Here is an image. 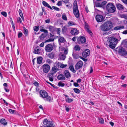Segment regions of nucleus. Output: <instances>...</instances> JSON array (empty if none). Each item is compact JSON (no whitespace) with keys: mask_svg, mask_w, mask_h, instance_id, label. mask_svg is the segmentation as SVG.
<instances>
[{"mask_svg":"<svg viewBox=\"0 0 127 127\" xmlns=\"http://www.w3.org/2000/svg\"><path fill=\"white\" fill-rule=\"evenodd\" d=\"M124 27L123 26H119L115 27L114 29L115 30H119L124 29Z\"/></svg>","mask_w":127,"mask_h":127,"instance_id":"a211bd4d","label":"nucleus"},{"mask_svg":"<svg viewBox=\"0 0 127 127\" xmlns=\"http://www.w3.org/2000/svg\"><path fill=\"white\" fill-rule=\"evenodd\" d=\"M122 44L123 45L124 47L127 48V40H123L122 42Z\"/></svg>","mask_w":127,"mask_h":127,"instance_id":"72a5a7b5","label":"nucleus"},{"mask_svg":"<svg viewBox=\"0 0 127 127\" xmlns=\"http://www.w3.org/2000/svg\"><path fill=\"white\" fill-rule=\"evenodd\" d=\"M59 41L61 43H64L66 41L64 38L61 37L59 38Z\"/></svg>","mask_w":127,"mask_h":127,"instance_id":"393cba45","label":"nucleus"},{"mask_svg":"<svg viewBox=\"0 0 127 127\" xmlns=\"http://www.w3.org/2000/svg\"><path fill=\"white\" fill-rule=\"evenodd\" d=\"M90 54V50L88 49H86L82 53V56L84 58H86Z\"/></svg>","mask_w":127,"mask_h":127,"instance_id":"f8f14e48","label":"nucleus"},{"mask_svg":"<svg viewBox=\"0 0 127 127\" xmlns=\"http://www.w3.org/2000/svg\"><path fill=\"white\" fill-rule=\"evenodd\" d=\"M99 123L103 124L104 123V120L103 119L99 118Z\"/></svg>","mask_w":127,"mask_h":127,"instance_id":"c03bdc74","label":"nucleus"},{"mask_svg":"<svg viewBox=\"0 0 127 127\" xmlns=\"http://www.w3.org/2000/svg\"><path fill=\"white\" fill-rule=\"evenodd\" d=\"M65 84L64 83L61 82H59L58 84V86L59 87H63L64 86Z\"/></svg>","mask_w":127,"mask_h":127,"instance_id":"79ce46f5","label":"nucleus"},{"mask_svg":"<svg viewBox=\"0 0 127 127\" xmlns=\"http://www.w3.org/2000/svg\"><path fill=\"white\" fill-rule=\"evenodd\" d=\"M95 18L98 22H102L104 20L103 16L100 15H97L96 16Z\"/></svg>","mask_w":127,"mask_h":127,"instance_id":"4468645a","label":"nucleus"},{"mask_svg":"<svg viewBox=\"0 0 127 127\" xmlns=\"http://www.w3.org/2000/svg\"><path fill=\"white\" fill-rule=\"evenodd\" d=\"M44 42H43L42 43L39 45L41 47H43L44 45Z\"/></svg>","mask_w":127,"mask_h":127,"instance_id":"338daca9","label":"nucleus"},{"mask_svg":"<svg viewBox=\"0 0 127 127\" xmlns=\"http://www.w3.org/2000/svg\"><path fill=\"white\" fill-rule=\"evenodd\" d=\"M23 35V34L21 32H20L18 34V37L19 38L21 37Z\"/></svg>","mask_w":127,"mask_h":127,"instance_id":"3c124183","label":"nucleus"},{"mask_svg":"<svg viewBox=\"0 0 127 127\" xmlns=\"http://www.w3.org/2000/svg\"><path fill=\"white\" fill-rule=\"evenodd\" d=\"M85 29L91 35H92V33L90 31L88 28V27L87 25H86L85 27Z\"/></svg>","mask_w":127,"mask_h":127,"instance_id":"a878e982","label":"nucleus"},{"mask_svg":"<svg viewBox=\"0 0 127 127\" xmlns=\"http://www.w3.org/2000/svg\"><path fill=\"white\" fill-rule=\"evenodd\" d=\"M118 52L121 55H126L127 54V52L123 48L119 49Z\"/></svg>","mask_w":127,"mask_h":127,"instance_id":"9d476101","label":"nucleus"},{"mask_svg":"<svg viewBox=\"0 0 127 127\" xmlns=\"http://www.w3.org/2000/svg\"><path fill=\"white\" fill-rule=\"evenodd\" d=\"M57 29V32L58 34H60V31L61 30V29L60 28H58Z\"/></svg>","mask_w":127,"mask_h":127,"instance_id":"69168bd1","label":"nucleus"},{"mask_svg":"<svg viewBox=\"0 0 127 127\" xmlns=\"http://www.w3.org/2000/svg\"><path fill=\"white\" fill-rule=\"evenodd\" d=\"M77 37L76 36H74L73 38L72 39L73 41H75L76 40Z\"/></svg>","mask_w":127,"mask_h":127,"instance_id":"13d9d810","label":"nucleus"},{"mask_svg":"<svg viewBox=\"0 0 127 127\" xmlns=\"http://www.w3.org/2000/svg\"><path fill=\"white\" fill-rule=\"evenodd\" d=\"M48 57L51 59H52L54 58V54L53 53H50L48 55Z\"/></svg>","mask_w":127,"mask_h":127,"instance_id":"e433bc0d","label":"nucleus"},{"mask_svg":"<svg viewBox=\"0 0 127 127\" xmlns=\"http://www.w3.org/2000/svg\"><path fill=\"white\" fill-rule=\"evenodd\" d=\"M80 58H81V59H82L83 61H84L85 62H87L88 60L87 59H85L81 56V57H80Z\"/></svg>","mask_w":127,"mask_h":127,"instance_id":"6e6d98bb","label":"nucleus"},{"mask_svg":"<svg viewBox=\"0 0 127 127\" xmlns=\"http://www.w3.org/2000/svg\"><path fill=\"white\" fill-rule=\"evenodd\" d=\"M40 94L41 97L46 98L48 101H50L51 99V97L48 95V93L45 91L41 90L40 92Z\"/></svg>","mask_w":127,"mask_h":127,"instance_id":"39448f33","label":"nucleus"},{"mask_svg":"<svg viewBox=\"0 0 127 127\" xmlns=\"http://www.w3.org/2000/svg\"><path fill=\"white\" fill-rule=\"evenodd\" d=\"M73 99L72 98H70L69 97H67L65 99V101L66 102L68 103H70L73 101Z\"/></svg>","mask_w":127,"mask_h":127,"instance_id":"2f4dec72","label":"nucleus"},{"mask_svg":"<svg viewBox=\"0 0 127 127\" xmlns=\"http://www.w3.org/2000/svg\"><path fill=\"white\" fill-rule=\"evenodd\" d=\"M49 39H47L45 41V42H50L53 41H54V38H50Z\"/></svg>","mask_w":127,"mask_h":127,"instance_id":"ea45409f","label":"nucleus"},{"mask_svg":"<svg viewBox=\"0 0 127 127\" xmlns=\"http://www.w3.org/2000/svg\"><path fill=\"white\" fill-rule=\"evenodd\" d=\"M65 110L67 112H68L69 110L70 109V108H69L66 106H65Z\"/></svg>","mask_w":127,"mask_h":127,"instance_id":"052dcab7","label":"nucleus"},{"mask_svg":"<svg viewBox=\"0 0 127 127\" xmlns=\"http://www.w3.org/2000/svg\"><path fill=\"white\" fill-rule=\"evenodd\" d=\"M74 48L75 51H79L81 47L79 45H77L75 46Z\"/></svg>","mask_w":127,"mask_h":127,"instance_id":"c756f323","label":"nucleus"},{"mask_svg":"<svg viewBox=\"0 0 127 127\" xmlns=\"http://www.w3.org/2000/svg\"><path fill=\"white\" fill-rule=\"evenodd\" d=\"M68 24L69 25H70V26L73 25H74L73 22H72L71 21H70L68 23Z\"/></svg>","mask_w":127,"mask_h":127,"instance_id":"bf43d9fd","label":"nucleus"},{"mask_svg":"<svg viewBox=\"0 0 127 127\" xmlns=\"http://www.w3.org/2000/svg\"><path fill=\"white\" fill-rule=\"evenodd\" d=\"M66 58V56L65 55L63 54H61L60 55V59L62 60H64Z\"/></svg>","mask_w":127,"mask_h":127,"instance_id":"412c9836","label":"nucleus"},{"mask_svg":"<svg viewBox=\"0 0 127 127\" xmlns=\"http://www.w3.org/2000/svg\"><path fill=\"white\" fill-rule=\"evenodd\" d=\"M64 74L66 77V78H68L69 77H71V75L70 74L68 70H66L64 71Z\"/></svg>","mask_w":127,"mask_h":127,"instance_id":"dca6fc26","label":"nucleus"},{"mask_svg":"<svg viewBox=\"0 0 127 127\" xmlns=\"http://www.w3.org/2000/svg\"><path fill=\"white\" fill-rule=\"evenodd\" d=\"M117 8L119 10L122 9L123 8V6L120 3L116 4Z\"/></svg>","mask_w":127,"mask_h":127,"instance_id":"b1692460","label":"nucleus"},{"mask_svg":"<svg viewBox=\"0 0 127 127\" xmlns=\"http://www.w3.org/2000/svg\"><path fill=\"white\" fill-rule=\"evenodd\" d=\"M45 49L46 52H51L53 49V46L51 44H48L45 46Z\"/></svg>","mask_w":127,"mask_h":127,"instance_id":"6e6552de","label":"nucleus"},{"mask_svg":"<svg viewBox=\"0 0 127 127\" xmlns=\"http://www.w3.org/2000/svg\"><path fill=\"white\" fill-rule=\"evenodd\" d=\"M15 110H12L11 109H9V111L10 113L11 114L14 113V112L15 111Z\"/></svg>","mask_w":127,"mask_h":127,"instance_id":"603ef678","label":"nucleus"},{"mask_svg":"<svg viewBox=\"0 0 127 127\" xmlns=\"http://www.w3.org/2000/svg\"><path fill=\"white\" fill-rule=\"evenodd\" d=\"M122 1L124 3L127 4V0H122Z\"/></svg>","mask_w":127,"mask_h":127,"instance_id":"774afa93","label":"nucleus"},{"mask_svg":"<svg viewBox=\"0 0 127 127\" xmlns=\"http://www.w3.org/2000/svg\"><path fill=\"white\" fill-rule=\"evenodd\" d=\"M73 85L75 87L78 86L79 85L78 84V83H77H77L74 82Z\"/></svg>","mask_w":127,"mask_h":127,"instance_id":"e2e57ef3","label":"nucleus"},{"mask_svg":"<svg viewBox=\"0 0 127 127\" xmlns=\"http://www.w3.org/2000/svg\"><path fill=\"white\" fill-rule=\"evenodd\" d=\"M19 14H20V16L21 17V18H22V19L23 20H24V17L23 16V15L22 12H20L19 13Z\"/></svg>","mask_w":127,"mask_h":127,"instance_id":"8fccbe9b","label":"nucleus"},{"mask_svg":"<svg viewBox=\"0 0 127 127\" xmlns=\"http://www.w3.org/2000/svg\"><path fill=\"white\" fill-rule=\"evenodd\" d=\"M43 5L46 7H47L48 8H49L51 9H52V8L50 6V5L45 1H43L42 2Z\"/></svg>","mask_w":127,"mask_h":127,"instance_id":"aec40b11","label":"nucleus"},{"mask_svg":"<svg viewBox=\"0 0 127 127\" xmlns=\"http://www.w3.org/2000/svg\"><path fill=\"white\" fill-rule=\"evenodd\" d=\"M57 5L58 6H61L62 5V1H59L57 4Z\"/></svg>","mask_w":127,"mask_h":127,"instance_id":"5fc2aeb1","label":"nucleus"},{"mask_svg":"<svg viewBox=\"0 0 127 127\" xmlns=\"http://www.w3.org/2000/svg\"><path fill=\"white\" fill-rule=\"evenodd\" d=\"M17 20L18 22H20L21 23H22L21 19L20 17H18L17 18Z\"/></svg>","mask_w":127,"mask_h":127,"instance_id":"864d4df0","label":"nucleus"},{"mask_svg":"<svg viewBox=\"0 0 127 127\" xmlns=\"http://www.w3.org/2000/svg\"><path fill=\"white\" fill-rule=\"evenodd\" d=\"M112 27V22L108 21L104 23L101 26V30L104 31H106L110 30Z\"/></svg>","mask_w":127,"mask_h":127,"instance_id":"f03ea898","label":"nucleus"},{"mask_svg":"<svg viewBox=\"0 0 127 127\" xmlns=\"http://www.w3.org/2000/svg\"><path fill=\"white\" fill-rule=\"evenodd\" d=\"M95 6L96 7H102L103 6V5L99 3H97L95 4Z\"/></svg>","mask_w":127,"mask_h":127,"instance_id":"a18cd8bd","label":"nucleus"},{"mask_svg":"<svg viewBox=\"0 0 127 127\" xmlns=\"http://www.w3.org/2000/svg\"><path fill=\"white\" fill-rule=\"evenodd\" d=\"M54 74L52 72L48 74L49 80L51 81H53V75Z\"/></svg>","mask_w":127,"mask_h":127,"instance_id":"6ab92c4d","label":"nucleus"},{"mask_svg":"<svg viewBox=\"0 0 127 127\" xmlns=\"http://www.w3.org/2000/svg\"><path fill=\"white\" fill-rule=\"evenodd\" d=\"M71 34L73 35H77L79 33V30L76 28H73L70 31Z\"/></svg>","mask_w":127,"mask_h":127,"instance_id":"ddd939ff","label":"nucleus"},{"mask_svg":"<svg viewBox=\"0 0 127 127\" xmlns=\"http://www.w3.org/2000/svg\"><path fill=\"white\" fill-rule=\"evenodd\" d=\"M69 68L70 70L72 71L73 73H75L76 72V71L74 70L73 66V65H70L69 67Z\"/></svg>","mask_w":127,"mask_h":127,"instance_id":"473e14b6","label":"nucleus"},{"mask_svg":"<svg viewBox=\"0 0 127 127\" xmlns=\"http://www.w3.org/2000/svg\"><path fill=\"white\" fill-rule=\"evenodd\" d=\"M47 34H45L44 33H42L40 36L39 37L40 39L41 40H42L44 39V38L46 37V36L47 35Z\"/></svg>","mask_w":127,"mask_h":127,"instance_id":"c85d7f7f","label":"nucleus"},{"mask_svg":"<svg viewBox=\"0 0 127 127\" xmlns=\"http://www.w3.org/2000/svg\"><path fill=\"white\" fill-rule=\"evenodd\" d=\"M50 21L49 19H48L45 20V22L46 23H49L50 22Z\"/></svg>","mask_w":127,"mask_h":127,"instance_id":"680f3d73","label":"nucleus"},{"mask_svg":"<svg viewBox=\"0 0 127 127\" xmlns=\"http://www.w3.org/2000/svg\"><path fill=\"white\" fill-rule=\"evenodd\" d=\"M43 72L45 73H48L49 71L50 66L47 64H44L42 66Z\"/></svg>","mask_w":127,"mask_h":127,"instance_id":"0eeeda50","label":"nucleus"},{"mask_svg":"<svg viewBox=\"0 0 127 127\" xmlns=\"http://www.w3.org/2000/svg\"><path fill=\"white\" fill-rule=\"evenodd\" d=\"M24 29V33L25 34V35L26 36H27L28 35V30L26 29L25 27H23Z\"/></svg>","mask_w":127,"mask_h":127,"instance_id":"f704fd0d","label":"nucleus"},{"mask_svg":"<svg viewBox=\"0 0 127 127\" xmlns=\"http://www.w3.org/2000/svg\"><path fill=\"white\" fill-rule=\"evenodd\" d=\"M62 18V19L66 21L67 20V18L66 15L64 13L63 14Z\"/></svg>","mask_w":127,"mask_h":127,"instance_id":"a19ab883","label":"nucleus"},{"mask_svg":"<svg viewBox=\"0 0 127 127\" xmlns=\"http://www.w3.org/2000/svg\"><path fill=\"white\" fill-rule=\"evenodd\" d=\"M106 8L107 11L110 13L114 12L116 10L114 4L112 3H108L106 5Z\"/></svg>","mask_w":127,"mask_h":127,"instance_id":"7ed1b4c3","label":"nucleus"},{"mask_svg":"<svg viewBox=\"0 0 127 127\" xmlns=\"http://www.w3.org/2000/svg\"><path fill=\"white\" fill-rule=\"evenodd\" d=\"M66 30V28L65 27H63L62 30V32H65Z\"/></svg>","mask_w":127,"mask_h":127,"instance_id":"4d7b16f0","label":"nucleus"},{"mask_svg":"<svg viewBox=\"0 0 127 127\" xmlns=\"http://www.w3.org/2000/svg\"><path fill=\"white\" fill-rule=\"evenodd\" d=\"M107 41L110 43L109 45V47L113 49L115 48L116 45L117 43L118 40L114 37H110L107 38Z\"/></svg>","mask_w":127,"mask_h":127,"instance_id":"f257e3e1","label":"nucleus"},{"mask_svg":"<svg viewBox=\"0 0 127 127\" xmlns=\"http://www.w3.org/2000/svg\"><path fill=\"white\" fill-rule=\"evenodd\" d=\"M52 7L53 9L56 11H59L60 10V9L57 7L52 6Z\"/></svg>","mask_w":127,"mask_h":127,"instance_id":"09e8293b","label":"nucleus"},{"mask_svg":"<svg viewBox=\"0 0 127 127\" xmlns=\"http://www.w3.org/2000/svg\"><path fill=\"white\" fill-rule=\"evenodd\" d=\"M1 14L5 17H6L7 16V14L6 12L3 11L1 12Z\"/></svg>","mask_w":127,"mask_h":127,"instance_id":"49530a36","label":"nucleus"},{"mask_svg":"<svg viewBox=\"0 0 127 127\" xmlns=\"http://www.w3.org/2000/svg\"><path fill=\"white\" fill-rule=\"evenodd\" d=\"M0 122V123L3 125H6L7 124V123L6 122L5 120L4 119H1Z\"/></svg>","mask_w":127,"mask_h":127,"instance_id":"bb28decb","label":"nucleus"},{"mask_svg":"<svg viewBox=\"0 0 127 127\" xmlns=\"http://www.w3.org/2000/svg\"><path fill=\"white\" fill-rule=\"evenodd\" d=\"M40 49L39 46L36 47L34 49L33 53L35 54H39L40 53Z\"/></svg>","mask_w":127,"mask_h":127,"instance_id":"2eb2a0df","label":"nucleus"},{"mask_svg":"<svg viewBox=\"0 0 127 127\" xmlns=\"http://www.w3.org/2000/svg\"><path fill=\"white\" fill-rule=\"evenodd\" d=\"M72 56L75 59H77L78 58H80V57H81L80 56H79L78 54H73Z\"/></svg>","mask_w":127,"mask_h":127,"instance_id":"7c9ffc66","label":"nucleus"},{"mask_svg":"<svg viewBox=\"0 0 127 127\" xmlns=\"http://www.w3.org/2000/svg\"><path fill=\"white\" fill-rule=\"evenodd\" d=\"M83 65V62L81 61H80L78 62L75 66V68L76 69L78 70L82 67Z\"/></svg>","mask_w":127,"mask_h":127,"instance_id":"9b49d317","label":"nucleus"},{"mask_svg":"<svg viewBox=\"0 0 127 127\" xmlns=\"http://www.w3.org/2000/svg\"><path fill=\"white\" fill-rule=\"evenodd\" d=\"M73 5V13L75 17L76 18H78L79 16V12L78 10L77 1L76 0L74 1Z\"/></svg>","mask_w":127,"mask_h":127,"instance_id":"20e7f679","label":"nucleus"},{"mask_svg":"<svg viewBox=\"0 0 127 127\" xmlns=\"http://www.w3.org/2000/svg\"><path fill=\"white\" fill-rule=\"evenodd\" d=\"M49 29L50 31L52 32L55 31V29L54 27L50 26L49 27Z\"/></svg>","mask_w":127,"mask_h":127,"instance_id":"c9c22d12","label":"nucleus"},{"mask_svg":"<svg viewBox=\"0 0 127 127\" xmlns=\"http://www.w3.org/2000/svg\"><path fill=\"white\" fill-rule=\"evenodd\" d=\"M39 26H37L34 27H33V29L36 32H37L39 30Z\"/></svg>","mask_w":127,"mask_h":127,"instance_id":"58836bf2","label":"nucleus"},{"mask_svg":"<svg viewBox=\"0 0 127 127\" xmlns=\"http://www.w3.org/2000/svg\"><path fill=\"white\" fill-rule=\"evenodd\" d=\"M86 41L85 38L83 36L80 37L77 39V43L80 44H82L85 43Z\"/></svg>","mask_w":127,"mask_h":127,"instance_id":"1a4fd4ad","label":"nucleus"},{"mask_svg":"<svg viewBox=\"0 0 127 127\" xmlns=\"http://www.w3.org/2000/svg\"><path fill=\"white\" fill-rule=\"evenodd\" d=\"M73 90L77 94H79L80 92V91L77 88H74Z\"/></svg>","mask_w":127,"mask_h":127,"instance_id":"4c0bfd02","label":"nucleus"},{"mask_svg":"<svg viewBox=\"0 0 127 127\" xmlns=\"http://www.w3.org/2000/svg\"><path fill=\"white\" fill-rule=\"evenodd\" d=\"M33 83L34 85L38 87L39 86V84L36 81H33Z\"/></svg>","mask_w":127,"mask_h":127,"instance_id":"de8ad7c7","label":"nucleus"},{"mask_svg":"<svg viewBox=\"0 0 127 127\" xmlns=\"http://www.w3.org/2000/svg\"><path fill=\"white\" fill-rule=\"evenodd\" d=\"M43 124L44 125L41 126V127H54L55 125L53 122L52 121H48L47 119H45L43 121Z\"/></svg>","mask_w":127,"mask_h":127,"instance_id":"423d86ee","label":"nucleus"},{"mask_svg":"<svg viewBox=\"0 0 127 127\" xmlns=\"http://www.w3.org/2000/svg\"><path fill=\"white\" fill-rule=\"evenodd\" d=\"M42 58L41 57H39L37 59V63L38 64H40L42 63Z\"/></svg>","mask_w":127,"mask_h":127,"instance_id":"cd10ccee","label":"nucleus"},{"mask_svg":"<svg viewBox=\"0 0 127 127\" xmlns=\"http://www.w3.org/2000/svg\"><path fill=\"white\" fill-rule=\"evenodd\" d=\"M57 64L58 66H60L61 68H65L67 65V64H64L59 62Z\"/></svg>","mask_w":127,"mask_h":127,"instance_id":"4be33fe9","label":"nucleus"},{"mask_svg":"<svg viewBox=\"0 0 127 127\" xmlns=\"http://www.w3.org/2000/svg\"><path fill=\"white\" fill-rule=\"evenodd\" d=\"M57 78L58 80L61 81L64 80L65 79L64 76L61 74L59 75L58 76Z\"/></svg>","mask_w":127,"mask_h":127,"instance_id":"f3484780","label":"nucleus"},{"mask_svg":"<svg viewBox=\"0 0 127 127\" xmlns=\"http://www.w3.org/2000/svg\"><path fill=\"white\" fill-rule=\"evenodd\" d=\"M50 38H53L54 37V35L52 33H50Z\"/></svg>","mask_w":127,"mask_h":127,"instance_id":"0e129e2a","label":"nucleus"},{"mask_svg":"<svg viewBox=\"0 0 127 127\" xmlns=\"http://www.w3.org/2000/svg\"><path fill=\"white\" fill-rule=\"evenodd\" d=\"M58 70V69L55 66H54L52 67V73L54 74L56 73L57 72Z\"/></svg>","mask_w":127,"mask_h":127,"instance_id":"5701e85b","label":"nucleus"},{"mask_svg":"<svg viewBox=\"0 0 127 127\" xmlns=\"http://www.w3.org/2000/svg\"><path fill=\"white\" fill-rule=\"evenodd\" d=\"M40 31L41 32H43L47 34L48 33V32L47 30L43 29H41L40 30Z\"/></svg>","mask_w":127,"mask_h":127,"instance_id":"37998d69","label":"nucleus"}]
</instances>
